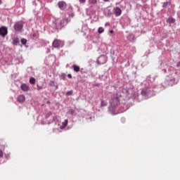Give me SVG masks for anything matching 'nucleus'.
Listing matches in <instances>:
<instances>
[{"label": "nucleus", "mask_w": 180, "mask_h": 180, "mask_svg": "<svg viewBox=\"0 0 180 180\" xmlns=\"http://www.w3.org/2000/svg\"><path fill=\"white\" fill-rule=\"evenodd\" d=\"M49 85H50V86H55L54 81H50L49 82Z\"/></svg>", "instance_id": "nucleus-31"}, {"label": "nucleus", "mask_w": 180, "mask_h": 180, "mask_svg": "<svg viewBox=\"0 0 180 180\" xmlns=\"http://www.w3.org/2000/svg\"><path fill=\"white\" fill-rule=\"evenodd\" d=\"M69 113H70V115H75V110H74V109L69 110Z\"/></svg>", "instance_id": "nucleus-26"}, {"label": "nucleus", "mask_w": 180, "mask_h": 180, "mask_svg": "<svg viewBox=\"0 0 180 180\" xmlns=\"http://www.w3.org/2000/svg\"><path fill=\"white\" fill-rule=\"evenodd\" d=\"M167 82H169L168 84L170 85H172V84H176V79L173 75H169L167 77Z\"/></svg>", "instance_id": "nucleus-9"}, {"label": "nucleus", "mask_w": 180, "mask_h": 180, "mask_svg": "<svg viewBox=\"0 0 180 180\" xmlns=\"http://www.w3.org/2000/svg\"><path fill=\"white\" fill-rule=\"evenodd\" d=\"M2 4V1H1V0H0V5Z\"/></svg>", "instance_id": "nucleus-43"}, {"label": "nucleus", "mask_w": 180, "mask_h": 180, "mask_svg": "<svg viewBox=\"0 0 180 180\" xmlns=\"http://www.w3.org/2000/svg\"><path fill=\"white\" fill-rule=\"evenodd\" d=\"M119 96H122V93L118 91L116 94H113L110 99V106L108 110L111 115H117V112H115V108H117L120 103V98Z\"/></svg>", "instance_id": "nucleus-2"}, {"label": "nucleus", "mask_w": 180, "mask_h": 180, "mask_svg": "<svg viewBox=\"0 0 180 180\" xmlns=\"http://www.w3.org/2000/svg\"><path fill=\"white\" fill-rule=\"evenodd\" d=\"M101 106H106L108 105V103L106 101H101Z\"/></svg>", "instance_id": "nucleus-30"}, {"label": "nucleus", "mask_w": 180, "mask_h": 180, "mask_svg": "<svg viewBox=\"0 0 180 180\" xmlns=\"http://www.w3.org/2000/svg\"><path fill=\"white\" fill-rule=\"evenodd\" d=\"M20 88L23 92H27V91L30 90V87H29V85L26 84H22Z\"/></svg>", "instance_id": "nucleus-13"}, {"label": "nucleus", "mask_w": 180, "mask_h": 180, "mask_svg": "<svg viewBox=\"0 0 180 180\" xmlns=\"http://www.w3.org/2000/svg\"><path fill=\"white\" fill-rule=\"evenodd\" d=\"M147 81L149 83L148 86L145 87L142 89L141 92V96H142L143 99H148V98H151V96H153L154 95V91L151 90V88H158L159 86L155 85V84H153L154 81H155V76H148L147 77Z\"/></svg>", "instance_id": "nucleus-1"}, {"label": "nucleus", "mask_w": 180, "mask_h": 180, "mask_svg": "<svg viewBox=\"0 0 180 180\" xmlns=\"http://www.w3.org/2000/svg\"><path fill=\"white\" fill-rule=\"evenodd\" d=\"M63 79H65V75H62Z\"/></svg>", "instance_id": "nucleus-39"}, {"label": "nucleus", "mask_w": 180, "mask_h": 180, "mask_svg": "<svg viewBox=\"0 0 180 180\" xmlns=\"http://www.w3.org/2000/svg\"><path fill=\"white\" fill-rule=\"evenodd\" d=\"M110 13H112V11H110V9L109 8L104 9V14L105 15V16H108V15H110Z\"/></svg>", "instance_id": "nucleus-19"}, {"label": "nucleus", "mask_w": 180, "mask_h": 180, "mask_svg": "<svg viewBox=\"0 0 180 180\" xmlns=\"http://www.w3.org/2000/svg\"><path fill=\"white\" fill-rule=\"evenodd\" d=\"M58 88V86H56V89H57Z\"/></svg>", "instance_id": "nucleus-42"}, {"label": "nucleus", "mask_w": 180, "mask_h": 180, "mask_svg": "<svg viewBox=\"0 0 180 180\" xmlns=\"http://www.w3.org/2000/svg\"><path fill=\"white\" fill-rule=\"evenodd\" d=\"M79 4H85L86 0H79Z\"/></svg>", "instance_id": "nucleus-33"}, {"label": "nucleus", "mask_w": 180, "mask_h": 180, "mask_svg": "<svg viewBox=\"0 0 180 180\" xmlns=\"http://www.w3.org/2000/svg\"><path fill=\"white\" fill-rule=\"evenodd\" d=\"M106 61H108V56H101L97 59V63L99 65L106 64Z\"/></svg>", "instance_id": "nucleus-8"}, {"label": "nucleus", "mask_w": 180, "mask_h": 180, "mask_svg": "<svg viewBox=\"0 0 180 180\" xmlns=\"http://www.w3.org/2000/svg\"><path fill=\"white\" fill-rule=\"evenodd\" d=\"M98 4V0H88L87 6L89 8H94Z\"/></svg>", "instance_id": "nucleus-11"}, {"label": "nucleus", "mask_w": 180, "mask_h": 180, "mask_svg": "<svg viewBox=\"0 0 180 180\" xmlns=\"http://www.w3.org/2000/svg\"><path fill=\"white\" fill-rule=\"evenodd\" d=\"M113 32H114L113 30H110V33L111 34L113 33Z\"/></svg>", "instance_id": "nucleus-40"}, {"label": "nucleus", "mask_w": 180, "mask_h": 180, "mask_svg": "<svg viewBox=\"0 0 180 180\" xmlns=\"http://www.w3.org/2000/svg\"><path fill=\"white\" fill-rule=\"evenodd\" d=\"M75 16L74 13H70L69 14V18H73Z\"/></svg>", "instance_id": "nucleus-34"}, {"label": "nucleus", "mask_w": 180, "mask_h": 180, "mask_svg": "<svg viewBox=\"0 0 180 180\" xmlns=\"http://www.w3.org/2000/svg\"><path fill=\"white\" fill-rule=\"evenodd\" d=\"M13 27L16 32H20V30H22L23 29V22L22 21L16 22L14 24Z\"/></svg>", "instance_id": "nucleus-7"}, {"label": "nucleus", "mask_w": 180, "mask_h": 180, "mask_svg": "<svg viewBox=\"0 0 180 180\" xmlns=\"http://www.w3.org/2000/svg\"><path fill=\"white\" fill-rule=\"evenodd\" d=\"M104 32L105 30L102 27H100L98 30V33H99V34H102V33H103Z\"/></svg>", "instance_id": "nucleus-22"}, {"label": "nucleus", "mask_w": 180, "mask_h": 180, "mask_svg": "<svg viewBox=\"0 0 180 180\" xmlns=\"http://www.w3.org/2000/svg\"><path fill=\"white\" fill-rule=\"evenodd\" d=\"M20 44V41L18 38H15L13 41V44L14 46H19Z\"/></svg>", "instance_id": "nucleus-17"}, {"label": "nucleus", "mask_w": 180, "mask_h": 180, "mask_svg": "<svg viewBox=\"0 0 180 180\" xmlns=\"http://www.w3.org/2000/svg\"><path fill=\"white\" fill-rule=\"evenodd\" d=\"M160 68L162 71H163V72L165 73L167 72V71H169V72H171V71H174V68L168 66V64H167L165 62H163L160 64Z\"/></svg>", "instance_id": "nucleus-5"}, {"label": "nucleus", "mask_w": 180, "mask_h": 180, "mask_svg": "<svg viewBox=\"0 0 180 180\" xmlns=\"http://www.w3.org/2000/svg\"><path fill=\"white\" fill-rule=\"evenodd\" d=\"M72 93H73V91H72V90H71V91H68L66 93V95H68V96H71V95H72Z\"/></svg>", "instance_id": "nucleus-29"}, {"label": "nucleus", "mask_w": 180, "mask_h": 180, "mask_svg": "<svg viewBox=\"0 0 180 180\" xmlns=\"http://www.w3.org/2000/svg\"><path fill=\"white\" fill-rule=\"evenodd\" d=\"M104 1V2H108V1H109V0H103Z\"/></svg>", "instance_id": "nucleus-41"}, {"label": "nucleus", "mask_w": 180, "mask_h": 180, "mask_svg": "<svg viewBox=\"0 0 180 180\" xmlns=\"http://www.w3.org/2000/svg\"><path fill=\"white\" fill-rule=\"evenodd\" d=\"M128 40H129V41H133V40H134V34H130L128 37Z\"/></svg>", "instance_id": "nucleus-23"}, {"label": "nucleus", "mask_w": 180, "mask_h": 180, "mask_svg": "<svg viewBox=\"0 0 180 180\" xmlns=\"http://www.w3.org/2000/svg\"><path fill=\"white\" fill-rule=\"evenodd\" d=\"M167 23H169V25L172 24V23H175V19L173 18H169L167 20Z\"/></svg>", "instance_id": "nucleus-18"}, {"label": "nucleus", "mask_w": 180, "mask_h": 180, "mask_svg": "<svg viewBox=\"0 0 180 180\" xmlns=\"http://www.w3.org/2000/svg\"><path fill=\"white\" fill-rule=\"evenodd\" d=\"M113 12L115 16H120V15H122V9L119 7L114 8Z\"/></svg>", "instance_id": "nucleus-12"}, {"label": "nucleus", "mask_w": 180, "mask_h": 180, "mask_svg": "<svg viewBox=\"0 0 180 180\" xmlns=\"http://www.w3.org/2000/svg\"><path fill=\"white\" fill-rule=\"evenodd\" d=\"M127 109H129V107L127 106V105L124 104L122 105V107L120 108V110L118 112V113H123V112H126V110H127Z\"/></svg>", "instance_id": "nucleus-15"}, {"label": "nucleus", "mask_w": 180, "mask_h": 180, "mask_svg": "<svg viewBox=\"0 0 180 180\" xmlns=\"http://www.w3.org/2000/svg\"><path fill=\"white\" fill-rule=\"evenodd\" d=\"M37 91H40V89H43V86L37 85Z\"/></svg>", "instance_id": "nucleus-32"}, {"label": "nucleus", "mask_w": 180, "mask_h": 180, "mask_svg": "<svg viewBox=\"0 0 180 180\" xmlns=\"http://www.w3.org/2000/svg\"><path fill=\"white\" fill-rule=\"evenodd\" d=\"M52 46L55 49H61L64 46V42L60 39H55L52 43Z\"/></svg>", "instance_id": "nucleus-6"}, {"label": "nucleus", "mask_w": 180, "mask_h": 180, "mask_svg": "<svg viewBox=\"0 0 180 180\" xmlns=\"http://www.w3.org/2000/svg\"><path fill=\"white\" fill-rule=\"evenodd\" d=\"M4 157V152L2 150H0V158H2Z\"/></svg>", "instance_id": "nucleus-35"}, {"label": "nucleus", "mask_w": 180, "mask_h": 180, "mask_svg": "<svg viewBox=\"0 0 180 180\" xmlns=\"http://www.w3.org/2000/svg\"><path fill=\"white\" fill-rule=\"evenodd\" d=\"M30 84L34 85V84H36V79H34V77H31L30 79Z\"/></svg>", "instance_id": "nucleus-21"}, {"label": "nucleus", "mask_w": 180, "mask_h": 180, "mask_svg": "<svg viewBox=\"0 0 180 180\" xmlns=\"http://www.w3.org/2000/svg\"><path fill=\"white\" fill-rule=\"evenodd\" d=\"M67 124H68V120H65L63 122H62V125L60 127V129L63 130V129H65L67 127Z\"/></svg>", "instance_id": "nucleus-16"}, {"label": "nucleus", "mask_w": 180, "mask_h": 180, "mask_svg": "<svg viewBox=\"0 0 180 180\" xmlns=\"http://www.w3.org/2000/svg\"><path fill=\"white\" fill-rule=\"evenodd\" d=\"M176 67H180V61L176 64Z\"/></svg>", "instance_id": "nucleus-37"}, {"label": "nucleus", "mask_w": 180, "mask_h": 180, "mask_svg": "<svg viewBox=\"0 0 180 180\" xmlns=\"http://www.w3.org/2000/svg\"><path fill=\"white\" fill-rule=\"evenodd\" d=\"M68 78H70V79L72 78V75H71V74H68Z\"/></svg>", "instance_id": "nucleus-36"}, {"label": "nucleus", "mask_w": 180, "mask_h": 180, "mask_svg": "<svg viewBox=\"0 0 180 180\" xmlns=\"http://www.w3.org/2000/svg\"><path fill=\"white\" fill-rule=\"evenodd\" d=\"M21 43H22V44L25 45V44H26V43H27V40H26V39H22Z\"/></svg>", "instance_id": "nucleus-27"}, {"label": "nucleus", "mask_w": 180, "mask_h": 180, "mask_svg": "<svg viewBox=\"0 0 180 180\" xmlns=\"http://www.w3.org/2000/svg\"><path fill=\"white\" fill-rule=\"evenodd\" d=\"M53 122H54L55 124H57V122H58V120L57 119V117H53Z\"/></svg>", "instance_id": "nucleus-28"}, {"label": "nucleus", "mask_w": 180, "mask_h": 180, "mask_svg": "<svg viewBox=\"0 0 180 180\" xmlns=\"http://www.w3.org/2000/svg\"><path fill=\"white\" fill-rule=\"evenodd\" d=\"M79 66L77 65H73V70L75 71V72H79Z\"/></svg>", "instance_id": "nucleus-20"}, {"label": "nucleus", "mask_w": 180, "mask_h": 180, "mask_svg": "<svg viewBox=\"0 0 180 180\" xmlns=\"http://www.w3.org/2000/svg\"><path fill=\"white\" fill-rule=\"evenodd\" d=\"M53 115V112L51 111H49L45 116L46 119H49L51 115Z\"/></svg>", "instance_id": "nucleus-24"}, {"label": "nucleus", "mask_w": 180, "mask_h": 180, "mask_svg": "<svg viewBox=\"0 0 180 180\" xmlns=\"http://www.w3.org/2000/svg\"><path fill=\"white\" fill-rule=\"evenodd\" d=\"M6 34H8V27H5V26H2L0 27V36H1V37H5V36H6Z\"/></svg>", "instance_id": "nucleus-10"}, {"label": "nucleus", "mask_w": 180, "mask_h": 180, "mask_svg": "<svg viewBox=\"0 0 180 180\" xmlns=\"http://www.w3.org/2000/svg\"><path fill=\"white\" fill-rule=\"evenodd\" d=\"M70 21V20L68 19L67 17H63L61 20L58 19L55 21L56 27H57V29H61V27L67 26V24Z\"/></svg>", "instance_id": "nucleus-3"}, {"label": "nucleus", "mask_w": 180, "mask_h": 180, "mask_svg": "<svg viewBox=\"0 0 180 180\" xmlns=\"http://www.w3.org/2000/svg\"><path fill=\"white\" fill-rule=\"evenodd\" d=\"M169 4H171L169 1H166L163 4V8H167V6H168V5H169Z\"/></svg>", "instance_id": "nucleus-25"}, {"label": "nucleus", "mask_w": 180, "mask_h": 180, "mask_svg": "<svg viewBox=\"0 0 180 180\" xmlns=\"http://www.w3.org/2000/svg\"><path fill=\"white\" fill-rule=\"evenodd\" d=\"M26 99V97L25 96V95H20L18 97V102H19V103H23V102H25Z\"/></svg>", "instance_id": "nucleus-14"}, {"label": "nucleus", "mask_w": 180, "mask_h": 180, "mask_svg": "<svg viewBox=\"0 0 180 180\" xmlns=\"http://www.w3.org/2000/svg\"><path fill=\"white\" fill-rule=\"evenodd\" d=\"M58 6L59 9H60V11H64V9L67 8V6L68 7V9H70V11H72V7L71 6V4H67V3H65V1H59L58 3Z\"/></svg>", "instance_id": "nucleus-4"}, {"label": "nucleus", "mask_w": 180, "mask_h": 180, "mask_svg": "<svg viewBox=\"0 0 180 180\" xmlns=\"http://www.w3.org/2000/svg\"><path fill=\"white\" fill-rule=\"evenodd\" d=\"M5 157H6V158H9L10 155H9V154H6V155H5Z\"/></svg>", "instance_id": "nucleus-38"}]
</instances>
